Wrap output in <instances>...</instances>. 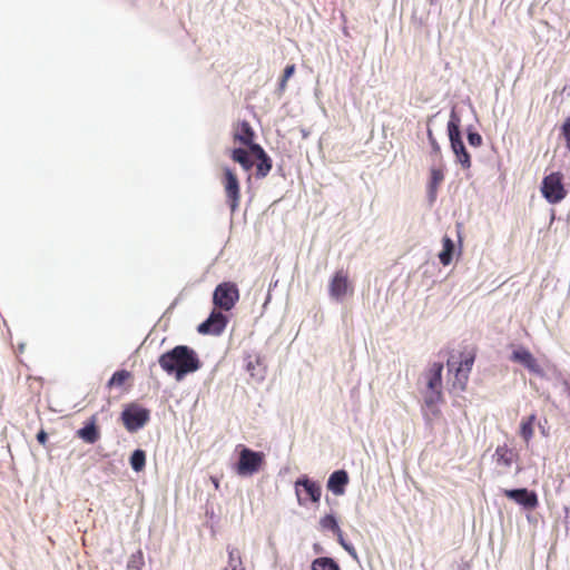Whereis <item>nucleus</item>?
<instances>
[{"instance_id": "obj_13", "label": "nucleus", "mask_w": 570, "mask_h": 570, "mask_svg": "<svg viewBox=\"0 0 570 570\" xmlns=\"http://www.w3.org/2000/svg\"><path fill=\"white\" fill-rule=\"evenodd\" d=\"M228 323L227 317L219 311H213L209 317L198 326L200 334L219 335Z\"/></svg>"}, {"instance_id": "obj_34", "label": "nucleus", "mask_w": 570, "mask_h": 570, "mask_svg": "<svg viewBox=\"0 0 570 570\" xmlns=\"http://www.w3.org/2000/svg\"><path fill=\"white\" fill-rule=\"evenodd\" d=\"M37 440L40 444L45 445L48 440V434L43 430H41L37 434Z\"/></svg>"}, {"instance_id": "obj_28", "label": "nucleus", "mask_w": 570, "mask_h": 570, "mask_svg": "<svg viewBox=\"0 0 570 570\" xmlns=\"http://www.w3.org/2000/svg\"><path fill=\"white\" fill-rule=\"evenodd\" d=\"M320 524L324 530H331L333 532H340V527L334 515L326 514L320 520Z\"/></svg>"}, {"instance_id": "obj_10", "label": "nucleus", "mask_w": 570, "mask_h": 570, "mask_svg": "<svg viewBox=\"0 0 570 570\" xmlns=\"http://www.w3.org/2000/svg\"><path fill=\"white\" fill-rule=\"evenodd\" d=\"M295 493L299 505H305L308 501L318 503L322 497V488L317 482L303 475L295 481Z\"/></svg>"}, {"instance_id": "obj_6", "label": "nucleus", "mask_w": 570, "mask_h": 570, "mask_svg": "<svg viewBox=\"0 0 570 570\" xmlns=\"http://www.w3.org/2000/svg\"><path fill=\"white\" fill-rule=\"evenodd\" d=\"M541 194L550 204H558L567 196V189L563 185V174L553 171L542 179Z\"/></svg>"}, {"instance_id": "obj_21", "label": "nucleus", "mask_w": 570, "mask_h": 570, "mask_svg": "<svg viewBox=\"0 0 570 570\" xmlns=\"http://www.w3.org/2000/svg\"><path fill=\"white\" fill-rule=\"evenodd\" d=\"M233 161L239 164L242 168L246 171H249L254 164L249 157V153L244 148H234L229 154Z\"/></svg>"}, {"instance_id": "obj_11", "label": "nucleus", "mask_w": 570, "mask_h": 570, "mask_svg": "<svg viewBox=\"0 0 570 570\" xmlns=\"http://www.w3.org/2000/svg\"><path fill=\"white\" fill-rule=\"evenodd\" d=\"M121 419L126 429L134 432L147 423L149 420V411L138 406H130L124 410Z\"/></svg>"}, {"instance_id": "obj_15", "label": "nucleus", "mask_w": 570, "mask_h": 570, "mask_svg": "<svg viewBox=\"0 0 570 570\" xmlns=\"http://www.w3.org/2000/svg\"><path fill=\"white\" fill-rule=\"evenodd\" d=\"M504 495L509 499L514 500L520 505L525 509L533 510L538 507L539 500L538 495L533 491H529L528 489H514V490H504Z\"/></svg>"}, {"instance_id": "obj_26", "label": "nucleus", "mask_w": 570, "mask_h": 570, "mask_svg": "<svg viewBox=\"0 0 570 570\" xmlns=\"http://www.w3.org/2000/svg\"><path fill=\"white\" fill-rule=\"evenodd\" d=\"M430 174H431V177H430L429 187H430L431 194L434 195L436 193L438 187L444 179V174L441 168H431Z\"/></svg>"}, {"instance_id": "obj_14", "label": "nucleus", "mask_w": 570, "mask_h": 570, "mask_svg": "<svg viewBox=\"0 0 570 570\" xmlns=\"http://www.w3.org/2000/svg\"><path fill=\"white\" fill-rule=\"evenodd\" d=\"M518 459L519 454L507 444L499 445L493 454V460L502 474L507 473Z\"/></svg>"}, {"instance_id": "obj_18", "label": "nucleus", "mask_w": 570, "mask_h": 570, "mask_svg": "<svg viewBox=\"0 0 570 570\" xmlns=\"http://www.w3.org/2000/svg\"><path fill=\"white\" fill-rule=\"evenodd\" d=\"M348 481V474L345 470L334 471L327 480V489L335 495H343Z\"/></svg>"}, {"instance_id": "obj_25", "label": "nucleus", "mask_w": 570, "mask_h": 570, "mask_svg": "<svg viewBox=\"0 0 570 570\" xmlns=\"http://www.w3.org/2000/svg\"><path fill=\"white\" fill-rule=\"evenodd\" d=\"M130 465L134 471L140 472L146 465V453L144 450H135L130 456Z\"/></svg>"}, {"instance_id": "obj_35", "label": "nucleus", "mask_w": 570, "mask_h": 570, "mask_svg": "<svg viewBox=\"0 0 570 570\" xmlns=\"http://www.w3.org/2000/svg\"><path fill=\"white\" fill-rule=\"evenodd\" d=\"M210 480H212V482H213V484H214L215 489H218V488H219V481H218V479H217V478H215V476H212V478H210Z\"/></svg>"}, {"instance_id": "obj_17", "label": "nucleus", "mask_w": 570, "mask_h": 570, "mask_svg": "<svg viewBox=\"0 0 570 570\" xmlns=\"http://www.w3.org/2000/svg\"><path fill=\"white\" fill-rule=\"evenodd\" d=\"M250 153L258 159L256 165V177L265 178L273 167L271 157L265 153L262 146H252Z\"/></svg>"}, {"instance_id": "obj_16", "label": "nucleus", "mask_w": 570, "mask_h": 570, "mask_svg": "<svg viewBox=\"0 0 570 570\" xmlns=\"http://www.w3.org/2000/svg\"><path fill=\"white\" fill-rule=\"evenodd\" d=\"M510 360L512 362L522 364L527 370L534 374H542V368L539 365L535 357L532 355V353L525 348V347H518L514 350L510 356Z\"/></svg>"}, {"instance_id": "obj_32", "label": "nucleus", "mask_w": 570, "mask_h": 570, "mask_svg": "<svg viewBox=\"0 0 570 570\" xmlns=\"http://www.w3.org/2000/svg\"><path fill=\"white\" fill-rule=\"evenodd\" d=\"M561 130L566 139L567 148L570 149V117L564 120Z\"/></svg>"}, {"instance_id": "obj_20", "label": "nucleus", "mask_w": 570, "mask_h": 570, "mask_svg": "<svg viewBox=\"0 0 570 570\" xmlns=\"http://www.w3.org/2000/svg\"><path fill=\"white\" fill-rule=\"evenodd\" d=\"M537 421V414L532 413L527 417H523L520 423V436L523 439V441L529 444L531 439L534 435V423Z\"/></svg>"}, {"instance_id": "obj_3", "label": "nucleus", "mask_w": 570, "mask_h": 570, "mask_svg": "<svg viewBox=\"0 0 570 570\" xmlns=\"http://www.w3.org/2000/svg\"><path fill=\"white\" fill-rule=\"evenodd\" d=\"M461 118L456 114L454 109H452L450 114V119L448 122V135L451 145V149L455 155L456 161L461 165L463 169H470L472 166L471 156L468 153L463 140L461 138Z\"/></svg>"}, {"instance_id": "obj_12", "label": "nucleus", "mask_w": 570, "mask_h": 570, "mask_svg": "<svg viewBox=\"0 0 570 570\" xmlns=\"http://www.w3.org/2000/svg\"><path fill=\"white\" fill-rule=\"evenodd\" d=\"M233 140L235 144L248 147L249 151H252V146H259L255 142V131L247 120H242L234 125Z\"/></svg>"}, {"instance_id": "obj_23", "label": "nucleus", "mask_w": 570, "mask_h": 570, "mask_svg": "<svg viewBox=\"0 0 570 570\" xmlns=\"http://www.w3.org/2000/svg\"><path fill=\"white\" fill-rule=\"evenodd\" d=\"M129 379H131V373L127 370H120L112 374L110 380L107 383L108 389L122 386Z\"/></svg>"}, {"instance_id": "obj_22", "label": "nucleus", "mask_w": 570, "mask_h": 570, "mask_svg": "<svg viewBox=\"0 0 570 570\" xmlns=\"http://www.w3.org/2000/svg\"><path fill=\"white\" fill-rule=\"evenodd\" d=\"M442 242H443V248H442L441 253L439 254V259L444 266H446L452 261L454 244L449 236H444Z\"/></svg>"}, {"instance_id": "obj_5", "label": "nucleus", "mask_w": 570, "mask_h": 570, "mask_svg": "<svg viewBox=\"0 0 570 570\" xmlns=\"http://www.w3.org/2000/svg\"><path fill=\"white\" fill-rule=\"evenodd\" d=\"M239 458L236 463V472L240 476H248L257 473L265 464V454L239 445Z\"/></svg>"}, {"instance_id": "obj_19", "label": "nucleus", "mask_w": 570, "mask_h": 570, "mask_svg": "<svg viewBox=\"0 0 570 570\" xmlns=\"http://www.w3.org/2000/svg\"><path fill=\"white\" fill-rule=\"evenodd\" d=\"M77 436L88 444L96 443L100 438V433L96 424V419L92 417L89 423L79 429L77 431Z\"/></svg>"}, {"instance_id": "obj_36", "label": "nucleus", "mask_w": 570, "mask_h": 570, "mask_svg": "<svg viewBox=\"0 0 570 570\" xmlns=\"http://www.w3.org/2000/svg\"><path fill=\"white\" fill-rule=\"evenodd\" d=\"M234 559H235L234 553H233V552H229V562L232 563Z\"/></svg>"}, {"instance_id": "obj_31", "label": "nucleus", "mask_w": 570, "mask_h": 570, "mask_svg": "<svg viewBox=\"0 0 570 570\" xmlns=\"http://www.w3.org/2000/svg\"><path fill=\"white\" fill-rule=\"evenodd\" d=\"M428 139H429V142L432 147V150L435 155H440L441 154V147L440 145L438 144L434 135H433V131L429 128L428 129Z\"/></svg>"}, {"instance_id": "obj_27", "label": "nucleus", "mask_w": 570, "mask_h": 570, "mask_svg": "<svg viewBox=\"0 0 570 570\" xmlns=\"http://www.w3.org/2000/svg\"><path fill=\"white\" fill-rule=\"evenodd\" d=\"M145 564L144 553L141 550L132 553L128 560L126 570H141Z\"/></svg>"}, {"instance_id": "obj_30", "label": "nucleus", "mask_w": 570, "mask_h": 570, "mask_svg": "<svg viewBox=\"0 0 570 570\" xmlns=\"http://www.w3.org/2000/svg\"><path fill=\"white\" fill-rule=\"evenodd\" d=\"M468 142L472 147H480L483 144V138L479 132L472 131L469 129L468 130Z\"/></svg>"}, {"instance_id": "obj_2", "label": "nucleus", "mask_w": 570, "mask_h": 570, "mask_svg": "<svg viewBox=\"0 0 570 570\" xmlns=\"http://www.w3.org/2000/svg\"><path fill=\"white\" fill-rule=\"evenodd\" d=\"M476 357V347L466 346L459 356L451 355L448 360L449 372L453 373L452 387L464 391L469 382V375Z\"/></svg>"}, {"instance_id": "obj_4", "label": "nucleus", "mask_w": 570, "mask_h": 570, "mask_svg": "<svg viewBox=\"0 0 570 570\" xmlns=\"http://www.w3.org/2000/svg\"><path fill=\"white\" fill-rule=\"evenodd\" d=\"M442 372L443 364L441 362H435L425 373L426 392L424 395V403L430 409H433L436 404L443 402Z\"/></svg>"}, {"instance_id": "obj_33", "label": "nucleus", "mask_w": 570, "mask_h": 570, "mask_svg": "<svg viewBox=\"0 0 570 570\" xmlns=\"http://www.w3.org/2000/svg\"><path fill=\"white\" fill-rule=\"evenodd\" d=\"M334 533L336 534L337 540H338V542L342 544V547H343L346 551H348L351 554H355V550H354V548H353V547H351V546H348L347 543H345L344 538H343V532H342V530L340 529V532H334Z\"/></svg>"}, {"instance_id": "obj_29", "label": "nucleus", "mask_w": 570, "mask_h": 570, "mask_svg": "<svg viewBox=\"0 0 570 570\" xmlns=\"http://www.w3.org/2000/svg\"><path fill=\"white\" fill-rule=\"evenodd\" d=\"M295 72V65H288L285 67L283 76L279 81V90L284 91L288 79L294 75Z\"/></svg>"}, {"instance_id": "obj_9", "label": "nucleus", "mask_w": 570, "mask_h": 570, "mask_svg": "<svg viewBox=\"0 0 570 570\" xmlns=\"http://www.w3.org/2000/svg\"><path fill=\"white\" fill-rule=\"evenodd\" d=\"M354 292L353 283L350 279L348 272L337 269L328 282V294L335 301H343L347 295Z\"/></svg>"}, {"instance_id": "obj_7", "label": "nucleus", "mask_w": 570, "mask_h": 570, "mask_svg": "<svg viewBox=\"0 0 570 570\" xmlns=\"http://www.w3.org/2000/svg\"><path fill=\"white\" fill-rule=\"evenodd\" d=\"M239 299V289L233 282H223L218 284L213 293V303L215 307L222 311H230Z\"/></svg>"}, {"instance_id": "obj_1", "label": "nucleus", "mask_w": 570, "mask_h": 570, "mask_svg": "<svg viewBox=\"0 0 570 570\" xmlns=\"http://www.w3.org/2000/svg\"><path fill=\"white\" fill-rule=\"evenodd\" d=\"M158 363L166 373L174 374L177 381H181L187 374L198 371L202 366L197 353L186 345H177L161 354Z\"/></svg>"}, {"instance_id": "obj_24", "label": "nucleus", "mask_w": 570, "mask_h": 570, "mask_svg": "<svg viewBox=\"0 0 570 570\" xmlns=\"http://www.w3.org/2000/svg\"><path fill=\"white\" fill-rule=\"evenodd\" d=\"M312 570H341L338 564L331 558H317L312 563Z\"/></svg>"}, {"instance_id": "obj_8", "label": "nucleus", "mask_w": 570, "mask_h": 570, "mask_svg": "<svg viewBox=\"0 0 570 570\" xmlns=\"http://www.w3.org/2000/svg\"><path fill=\"white\" fill-rule=\"evenodd\" d=\"M222 184L226 195V202L234 214L240 204V184L237 175L227 166L223 167Z\"/></svg>"}]
</instances>
